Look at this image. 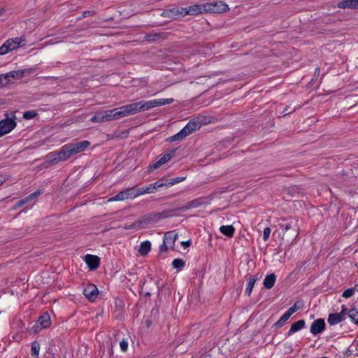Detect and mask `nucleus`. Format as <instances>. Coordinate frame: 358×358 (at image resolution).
<instances>
[{
	"label": "nucleus",
	"mask_w": 358,
	"mask_h": 358,
	"mask_svg": "<svg viewBox=\"0 0 358 358\" xmlns=\"http://www.w3.org/2000/svg\"><path fill=\"white\" fill-rule=\"evenodd\" d=\"M203 124H204L203 117L198 116L189 120V122L179 132L169 137L168 141L169 142L181 141L194 131L199 129Z\"/></svg>",
	"instance_id": "f257e3e1"
},
{
	"label": "nucleus",
	"mask_w": 358,
	"mask_h": 358,
	"mask_svg": "<svg viewBox=\"0 0 358 358\" xmlns=\"http://www.w3.org/2000/svg\"><path fill=\"white\" fill-rule=\"evenodd\" d=\"M5 116L6 118L0 121V135L1 136L10 133L17 125L15 111L12 113L10 117L8 113H6Z\"/></svg>",
	"instance_id": "f03ea898"
},
{
	"label": "nucleus",
	"mask_w": 358,
	"mask_h": 358,
	"mask_svg": "<svg viewBox=\"0 0 358 358\" xmlns=\"http://www.w3.org/2000/svg\"><path fill=\"white\" fill-rule=\"evenodd\" d=\"M280 227L285 233H287V236L289 238H296L299 234V227L297 221L295 219H289L287 222H282L279 224Z\"/></svg>",
	"instance_id": "7ed1b4c3"
},
{
	"label": "nucleus",
	"mask_w": 358,
	"mask_h": 358,
	"mask_svg": "<svg viewBox=\"0 0 358 358\" xmlns=\"http://www.w3.org/2000/svg\"><path fill=\"white\" fill-rule=\"evenodd\" d=\"M166 217H168L167 212L151 213L143 215L138 220L142 227L155 223Z\"/></svg>",
	"instance_id": "20e7f679"
},
{
	"label": "nucleus",
	"mask_w": 358,
	"mask_h": 358,
	"mask_svg": "<svg viewBox=\"0 0 358 358\" xmlns=\"http://www.w3.org/2000/svg\"><path fill=\"white\" fill-rule=\"evenodd\" d=\"M173 102V99H157L150 101H139L141 111L147 110L152 108L170 104Z\"/></svg>",
	"instance_id": "39448f33"
},
{
	"label": "nucleus",
	"mask_w": 358,
	"mask_h": 358,
	"mask_svg": "<svg viewBox=\"0 0 358 358\" xmlns=\"http://www.w3.org/2000/svg\"><path fill=\"white\" fill-rule=\"evenodd\" d=\"M206 13H222L229 10V6L224 1H218L204 3Z\"/></svg>",
	"instance_id": "423d86ee"
},
{
	"label": "nucleus",
	"mask_w": 358,
	"mask_h": 358,
	"mask_svg": "<svg viewBox=\"0 0 358 358\" xmlns=\"http://www.w3.org/2000/svg\"><path fill=\"white\" fill-rule=\"evenodd\" d=\"M347 315V308L343 305L340 313H331L329 315L327 322L330 325H336L343 321Z\"/></svg>",
	"instance_id": "0eeeda50"
},
{
	"label": "nucleus",
	"mask_w": 358,
	"mask_h": 358,
	"mask_svg": "<svg viewBox=\"0 0 358 358\" xmlns=\"http://www.w3.org/2000/svg\"><path fill=\"white\" fill-rule=\"evenodd\" d=\"M25 70L12 71L8 73L1 74L4 86L10 83V78L20 79L24 76Z\"/></svg>",
	"instance_id": "6e6552de"
},
{
	"label": "nucleus",
	"mask_w": 358,
	"mask_h": 358,
	"mask_svg": "<svg viewBox=\"0 0 358 358\" xmlns=\"http://www.w3.org/2000/svg\"><path fill=\"white\" fill-rule=\"evenodd\" d=\"M181 11L183 12L182 13H184V16H186L187 15H195L206 13L204 3L196 4L186 8H183V10H181Z\"/></svg>",
	"instance_id": "1a4fd4ad"
},
{
	"label": "nucleus",
	"mask_w": 358,
	"mask_h": 358,
	"mask_svg": "<svg viewBox=\"0 0 358 358\" xmlns=\"http://www.w3.org/2000/svg\"><path fill=\"white\" fill-rule=\"evenodd\" d=\"M99 294L97 287L94 284H89L83 289V294L90 301H94Z\"/></svg>",
	"instance_id": "9d476101"
},
{
	"label": "nucleus",
	"mask_w": 358,
	"mask_h": 358,
	"mask_svg": "<svg viewBox=\"0 0 358 358\" xmlns=\"http://www.w3.org/2000/svg\"><path fill=\"white\" fill-rule=\"evenodd\" d=\"M90 145V143L88 141H83L76 143L68 144L70 148L69 152H71L73 155L84 151Z\"/></svg>",
	"instance_id": "9b49d317"
},
{
	"label": "nucleus",
	"mask_w": 358,
	"mask_h": 358,
	"mask_svg": "<svg viewBox=\"0 0 358 358\" xmlns=\"http://www.w3.org/2000/svg\"><path fill=\"white\" fill-rule=\"evenodd\" d=\"M206 198H198L192 201L186 202L181 208L180 210L185 211L192 208H198L203 204L206 203Z\"/></svg>",
	"instance_id": "f8f14e48"
},
{
	"label": "nucleus",
	"mask_w": 358,
	"mask_h": 358,
	"mask_svg": "<svg viewBox=\"0 0 358 358\" xmlns=\"http://www.w3.org/2000/svg\"><path fill=\"white\" fill-rule=\"evenodd\" d=\"M90 120L92 122H105L112 120L110 110L96 113Z\"/></svg>",
	"instance_id": "ddd939ff"
},
{
	"label": "nucleus",
	"mask_w": 358,
	"mask_h": 358,
	"mask_svg": "<svg viewBox=\"0 0 358 358\" xmlns=\"http://www.w3.org/2000/svg\"><path fill=\"white\" fill-rule=\"evenodd\" d=\"M183 8L174 7L171 9L165 10L162 12V15L170 18H179L185 17L183 12L181 11Z\"/></svg>",
	"instance_id": "4468645a"
},
{
	"label": "nucleus",
	"mask_w": 358,
	"mask_h": 358,
	"mask_svg": "<svg viewBox=\"0 0 358 358\" xmlns=\"http://www.w3.org/2000/svg\"><path fill=\"white\" fill-rule=\"evenodd\" d=\"M84 260L90 270H95L99 266L100 259L96 255H87L85 256Z\"/></svg>",
	"instance_id": "2eb2a0df"
},
{
	"label": "nucleus",
	"mask_w": 358,
	"mask_h": 358,
	"mask_svg": "<svg viewBox=\"0 0 358 358\" xmlns=\"http://www.w3.org/2000/svg\"><path fill=\"white\" fill-rule=\"evenodd\" d=\"M325 329V322L323 319L315 320L310 326V332L317 335L322 332Z\"/></svg>",
	"instance_id": "dca6fc26"
},
{
	"label": "nucleus",
	"mask_w": 358,
	"mask_h": 358,
	"mask_svg": "<svg viewBox=\"0 0 358 358\" xmlns=\"http://www.w3.org/2000/svg\"><path fill=\"white\" fill-rule=\"evenodd\" d=\"M110 112L112 120L129 116L125 106L110 110Z\"/></svg>",
	"instance_id": "f3484780"
},
{
	"label": "nucleus",
	"mask_w": 358,
	"mask_h": 358,
	"mask_svg": "<svg viewBox=\"0 0 358 358\" xmlns=\"http://www.w3.org/2000/svg\"><path fill=\"white\" fill-rule=\"evenodd\" d=\"M177 238L178 234L176 232V231H170L164 234L163 240L165 243H167L169 246L173 247Z\"/></svg>",
	"instance_id": "a211bd4d"
},
{
	"label": "nucleus",
	"mask_w": 358,
	"mask_h": 358,
	"mask_svg": "<svg viewBox=\"0 0 358 358\" xmlns=\"http://www.w3.org/2000/svg\"><path fill=\"white\" fill-rule=\"evenodd\" d=\"M70 151V148L68 144L64 145L61 150L57 152V157L59 161L62 162L69 159L71 156H72V153Z\"/></svg>",
	"instance_id": "6ab92c4d"
},
{
	"label": "nucleus",
	"mask_w": 358,
	"mask_h": 358,
	"mask_svg": "<svg viewBox=\"0 0 358 358\" xmlns=\"http://www.w3.org/2000/svg\"><path fill=\"white\" fill-rule=\"evenodd\" d=\"M305 327V320H300L295 322H294L288 331V332L286 334V336L287 337L290 336L292 334L302 329Z\"/></svg>",
	"instance_id": "aec40b11"
},
{
	"label": "nucleus",
	"mask_w": 358,
	"mask_h": 358,
	"mask_svg": "<svg viewBox=\"0 0 358 358\" xmlns=\"http://www.w3.org/2000/svg\"><path fill=\"white\" fill-rule=\"evenodd\" d=\"M337 6L340 8H358L357 0H343L338 3Z\"/></svg>",
	"instance_id": "412c9836"
},
{
	"label": "nucleus",
	"mask_w": 358,
	"mask_h": 358,
	"mask_svg": "<svg viewBox=\"0 0 358 358\" xmlns=\"http://www.w3.org/2000/svg\"><path fill=\"white\" fill-rule=\"evenodd\" d=\"M38 323L41 326L42 328L46 329L50 327L51 320L50 316L48 313H43L38 320Z\"/></svg>",
	"instance_id": "4be33fe9"
},
{
	"label": "nucleus",
	"mask_w": 358,
	"mask_h": 358,
	"mask_svg": "<svg viewBox=\"0 0 358 358\" xmlns=\"http://www.w3.org/2000/svg\"><path fill=\"white\" fill-rule=\"evenodd\" d=\"M151 250V243L149 241H143L141 243L138 250V253L143 256H146Z\"/></svg>",
	"instance_id": "5701e85b"
},
{
	"label": "nucleus",
	"mask_w": 358,
	"mask_h": 358,
	"mask_svg": "<svg viewBox=\"0 0 358 358\" xmlns=\"http://www.w3.org/2000/svg\"><path fill=\"white\" fill-rule=\"evenodd\" d=\"M124 106L129 115H134L137 113L141 112L139 102H135Z\"/></svg>",
	"instance_id": "b1692460"
},
{
	"label": "nucleus",
	"mask_w": 358,
	"mask_h": 358,
	"mask_svg": "<svg viewBox=\"0 0 358 358\" xmlns=\"http://www.w3.org/2000/svg\"><path fill=\"white\" fill-rule=\"evenodd\" d=\"M22 41H23L21 40L20 38H15L8 39L4 43L8 47V48L10 50V51H11L17 48L20 45V43Z\"/></svg>",
	"instance_id": "393cba45"
},
{
	"label": "nucleus",
	"mask_w": 358,
	"mask_h": 358,
	"mask_svg": "<svg viewBox=\"0 0 358 358\" xmlns=\"http://www.w3.org/2000/svg\"><path fill=\"white\" fill-rule=\"evenodd\" d=\"M172 155L171 154H169V153H166V154H164L152 166V168L156 169L159 167H160L161 166H162L163 164H164L165 163L168 162L169 161H170V159L172 158Z\"/></svg>",
	"instance_id": "a878e982"
},
{
	"label": "nucleus",
	"mask_w": 358,
	"mask_h": 358,
	"mask_svg": "<svg viewBox=\"0 0 358 358\" xmlns=\"http://www.w3.org/2000/svg\"><path fill=\"white\" fill-rule=\"evenodd\" d=\"M276 276L275 274H269L266 276L264 280V285L266 289H271L275 282Z\"/></svg>",
	"instance_id": "bb28decb"
},
{
	"label": "nucleus",
	"mask_w": 358,
	"mask_h": 358,
	"mask_svg": "<svg viewBox=\"0 0 358 358\" xmlns=\"http://www.w3.org/2000/svg\"><path fill=\"white\" fill-rule=\"evenodd\" d=\"M220 232L228 236L232 237L234 234L235 229L232 225H223L220 228Z\"/></svg>",
	"instance_id": "cd10ccee"
},
{
	"label": "nucleus",
	"mask_w": 358,
	"mask_h": 358,
	"mask_svg": "<svg viewBox=\"0 0 358 358\" xmlns=\"http://www.w3.org/2000/svg\"><path fill=\"white\" fill-rule=\"evenodd\" d=\"M347 315L350 318L351 321L354 322L355 324H358V308L356 307L352 308L348 312L347 311Z\"/></svg>",
	"instance_id": "c85d7f7f"
},
{
	"label": "nucleus",
	"mask_w": 358,
	"mask_h": 358,
	"mask_svg": "<svg viewBox=\"0 0 358 358\" xmlns=\"http://www.w3.org/2000/svg\"><path fill=\"white\" fill-rule=\"evenodd\" d=\"M291 314L287 310L280 317V319L274 324L277 327H281L284 325L287 320L291 317Z\"/></svg>",
	"instance_id": "c756f323"
},
{
	"label": "nucleus",
	"mask_w": 358,
	"mask_h": 358,
	"mask_svg": "<svg viewBox=\"0 0 358 358\" xmlns=\"http://www.w3.org/2000/svg\"><path fill=\"white\" fill-rule=\"evenodd\" d=\"M257 280V278L255 277H250L248 280V286L245 289V293L246 295L250 296L252 293L254 285Z\"/></svg>",
	"instance_id": "7c9ffc66"
},
{
	"label": "nucleus",
	"mask_w": 358,
	"mask_h": 358,
	"mask_svg": "<svg viewBox=\"0 0 358 358\" xmlns=\"http://www.w3.org/2000/svg\"><path fill=\"white\" fill-rule=\"evenodd\" d=\"M303 306V301H296L294 305L290 307L287 311L290 313L291 315L294 314L297 310L301 309Z\"/></svg>",
	"instance_id": "2f4dec72"
},
{
	"label": "nucleus",
	"mask_w": 358,
	"mask_h": 358,
	"mask_svg": "<svg viewBox=\"0 0 358 358\" xmlns=\"http://www.w3.org/2000/svg\"><path fill=\"white\" fill-rule=\"evenodd\" d=\"M40 343L37 341H34L31 343V355L34 357H38L40 351Z\"/></svg>",
	"instance_id": "473e14b6"
},
{
	"label": "nucleus",
	"mask_w": 358,
	"mask_h": 358,
	"mask_svg": "<svg viewBox=\"0 0 358 358\" xmlns=\"http://www.w3.org/2000/svg\"><path fill=\"white\" fill-rule=\"evenodd\" d=\"M185 262L182 259H175L172 262V266L174 268L180 270L185 266Z\"/></svg>",
	"instance_id": "72a5a7b5"
},
{
	"label": "nucleus",
	"mask_w": 358,
	"mask_h": 358,
	"mask_svg": "<svg viewBox=\"0 0 358 358\" xmlns=\"http://www.w3.org/2000/svg\"><path fill=\"white\" fill-rule=\"evenodd\" d=\"M124 200H126L125 196H124V193L123 191H121L115 196L110 197L108 200V201L113 202V201H124Z\"/></svg>",
	"instance_id": "f704fd0d"
},
{
	"label": "nucleus",
	"mask_w": 358,
	"mask_h": 358,
	"mask_svg": "<svg viewBox=\"0 0 358 358\" xmlns=\"http://www.w3.org/2000/svg\"><path fill=\"white\" fill-rule=\"evenodd\" d=\"M123 192L124 193V196H125L126 199H134L135 198L134 188V187L128 188V189L124 190Z\"/></svg>",
	"instance_id": "c9c22d12"
},
{
	"label": "nucleus",
	"mask_w": 358,
	"mask_h": 358,
	"mask_svg": "<svg viewBox=\"0 0 358 358\" xmlns=\"http://www.w3.org/2000/svg\"><path fill=\"white\" fill-rule=\"evenodd\" d=\"M159 38H160L159 34H150L145 35V41H149V42L155 41L159 39Z\"/></svg>",
	"instance_id": "e433bc0d"
},
{
	"label": "nucleus",
	"mask_w": 358,
	"mask_h": 358,
	"mask_svg": "<svg viewBox=\"0 0 358 358\" xmlns=\"http://www.w3.org/2000/svg\"><path fill=\"white\" fill-rule=\"evenodd\" d=\"M186 177H177L175 178L170 179L169 183L166 185L167 186H172L173 185L178 184L183 180H185Z\"/></svg>",
	"instance_id": "4c0bfd02"
},
{
	"label": "nucleus",
	"mask_w": 358,
	"mask_h": 358,
	"mask_svg": "<svg viewBox=\"0 0 358 358\" xmlns=\"http://www.w3.org/2000/svg\"><path fill=\"white\" fill-rule=\"evenodd\" d=\"M355 289H357L356 287L347 289L343 292L342 296L344 298H349L352 296L354 294Z\"/></svg>",
	"instance_id": "58836bf2"
},
{
	"label": "nucleus",
	"mask_w": 358,
	"mask_h": 358,
	"mask_svg": "<svg viewBox=\"0 0 358 358\" xmlns=\"http://www.w3.org/2000/svg\"><path fill=\"white\" fill-rule=\"evenodd\" d=\"M36 113L34 110H28L24 113L23 117L26 120H31L34 117Z\"/></svg>",
	"instance_id": "ea45409f"
},
{
	"label": "nucleus",
	"mask_w": 358,
	"mask_h": 358,
	"mask_svg": "<svg viewBox=\"0 0 358 358\" xmlns=\"http://www.w3.org/2000/svg\"><path fill=\"white\" fill-rule=\"evenodd\" d=\"M141 224L139 222V220H138L135 221L134 222H133L131 224L125 226L123 228L126 230H128V229H132L134 228H141Z\"/></svg>",
	"instance_id": "a19ab883"
},
{
	"label": "nucleus",
	"mask_w": 358,
	"mask_h": 358,
	"mask_svg": "<svg viewBox=\"0 0 358 358\" xmlns=\"http://www.w3.org/2000/svg\"><path fill=\"white\" fill-rule=\"evenodd\" d=\"M49 159L50 162L52 164H57L60 162L57 157V152H51L49 155Z\"/></svg>",
	"instance_id": "79ce46f5"
},
{
	"label": "nucleus",
	"mask_w": 358,
	"mask_h": 358,
	"mask_svg": "<svg viewBox=\"0 0 358 358\" xmlns=\"http://www.w3.org/2000/svg\"><path fill=\"white\" fill-rule=\"evenodd\" d=\"M144 194H146V192H145V187H142L137 188V189L134 188L135 198L138 196L143 195Z\"/></svg>",
	"instance_id": "37998d69"
},
{
	"label": "nucleus",
	"mask_w": 358,
	"mask_h": 358,
	"mask_svg": "<svg viewBox=\"0 0 358 358\" xmlns=\"http://www.w3.org/2000/svg\"><path fill=\"white\" fill-rule=\"evenodd\" d=\"M271 231V230L269 227L264 228V231H263V239L264 241H266L268 239V238L270 236Z\"/></svg>",
	"instance_id": "c03bdc74"
},
{
	"label": "nucleus",
	"mask_w": 358,
	"mask_h": 358,
	"mask_svg": "<svg viewBox=\"0 0 358 358\" xmlns=\"http://www.w3.org/2000/svg\"><path fill=\"white\" fill-rule=\"evenodd\" d=\"M8 52H10V50L8 48V47L5 45V43H3L1 47H0V55H6V53H8Z\"/></svg>",
	"instance_id": "a18cd8bd"
},
{
	"label": "nucleus",
	"mask_w": 358,
	"mask_h": 358,
	"mask_svg": "<svg viewBox=\"0 0 358 358\" xmlns=\"http://www.w3.org/2000/svg\"><path fill=\"white\" fill-rule=\"evenodd\" d=\"M155 187L152 185V184H150L148 186L145 187V192L146 194H150L155 192Z\"/></svg>",
	"instance_id": "49530a36"
},
{
	"label": "nucleus",
	"mask_w": 358,
	"mask_h": 358,
	"mask_svg": "<svg viewBox=\"0 0 358 358\" xmlns=\"http://www.w3.org/2000/svg\"><path fill=\"white\" fill-rule=\"evenodd\" d=\"M120 346L121 350L122 351L125 352V351H127V348H128V343L125 340H123V341H120Z\"/></svg>",
	"instance_id": "de8ad7c7"
},
{
	"label": "nucleus",
	"mask_w": 358,
	"mask_h": 358,
	"mask_svg": "<svg viewBox=\"0 0 358 358\" xmlns=\"http://www.w3.org/2000/svg\"><path fill=\"white\" fill-rule=\"evenodd\" d=\"M294 110H295L294 108L291 109L290 107L287 106L284 108L283 111L282 112V116H285V115L292 113L293 111H294Z\"/></svg>",
	"instance_id": "09e8293b"
},
{
	"label": "nucleus",
	"mask_w": 358,
	"mask_h": 358,
	"mask_svg": "<svg viewBox=\"0 0 358 358\" xmlns=\"http://www.w3.org/2000/svg\"><path fill=\"white\" fill-rule=\"evenodd\" d=\"M169 244L165 243L163 240V243L160 245V251L161 252H166L168 250Z\"/></svg>",
	"instance_id": "8fccbe9b"
},
{
	"label": "nucleus",
	"mask_w": 358,
	"mask_h": 358,
	"mask_svg": "<svg viewBox=\"0 0 358 358\" xmlns=\"http://www.w3.org/2000/svg\"><path fill=\"white\" fill-rule=\"evenodd\" d=\"M165 184L163 182H161L160 181H157L156 182L152 183V185L155 186V190H157L158 188L162 187Z\"/></svg>",
	"instance_id": "3c124183"
},
{
	"label": "nucleus",
	"mask_w": 358,
	"mask_h": 358,
	"mask_svg": "<svg viewBox=\"0 0 358 358\" xmlns=\"http://www.w3.org/2000/svg\"><path fill=\"white\" fill-rule=\"evenodd\" d=\"M24 199H25V201H27V203L29 201H31L35 199L36 197L34 196V195L33 194H31L29 196H27V197H25Z\"/></svg>",
	"instance_id": "603ef678"
},
{
	"label": "nucleus",
	"mask_w": 358,
	"mask_h": 358,
	"mask_svg": "<svg viewBox=\"0 0 358 358\" xmlns=\"http://www.w3.org/2000/svg\"><path fill=\"white\" fill-rule=\"evenodd\" d=\"M25 203H27V201H25V199H23L20 200V201L17 203V207H22V206H24Z\"/></svg>",
	"instance_id": "864d4df0"
},
{
	"label": "nucleus",
	"mask_w": 358,
	"mask_h": 358,
	"mask_svg": "<svg viewBox=\"0 0 358 358\" xmlns=\"http://www.w3.org/2000/svg\"><path fill=\"white\" fill-rule=\"evenodd\" d=\"M42 192L40 190V189H38L37 191L34 192V193H32L34 196L36 198L37 196H38L40 194H41Z\"/></svg>",
	"instance_id": "5fc2aeb1"
},
{
	"label": "nucleus",
	"mask_w": 358,
	"mask_h": 358,
	"mask_svg": "<svg viewBox=\"0 0 358 358\" xmlns=\"http://www.w3.org/2000/svg\"><path fill=\"white\" fill-rule=\"evenodd\" d=\"M190 241H187L185 242H182V245L185 246V248L189 247L190 245Z\"/></svg>",
	"instance_id": "6e6d98bb"
},
{
	"label": "nucleus",
	"mask_w": 358,
	"mask_h": 358,
	"mask_svg": "<svg viewBox=\"0 0 358 358\" xmlns=\"http://www.w3.org/2000/svg\"><path fill=\"white\" fill-rule=\"evenodd\" d=\"M6 180L5 176H0V185L3 184Z\"/></svg>",
	"instance_id": "4d7b16f0"
},
{
	"label": "nucleus",
	"mask_w": 358,
	"mask_h": 358,
	"mask_svg": "<svg viewBox=\"0 0 358 358\" xmlns=\"http://www.w3.org/2000/svg\"><path fill=\"white\" fill-rule=\"evenodd\" d=\"M5 13V9L3 7H0V16Z\"/></svg>",
	"instance_id": "13d9d810"
},
{
	"label": "nucleus",
	"mask_w": 358,
	"mask_h": 358,
	"mask_svg": "<svg viewBox=\"0 0 358 358\" xmlns=\"http://www.w3.org/2000/svg\"><path fill=\"white\" fill-rule=\"evenodd\" d=\"M357 289L358 291V284L356 285Z\"/></svg>",
	"instance_id": "bf43d9fd"
},
{
	"label": "nucleus",
	"mask_w": 358,
	"mask_h": 358,
	"mask_svg": "<svg viewBox=\"0 0 358 358\" xmlns=\"http://www.w3.org/2000/svg\"><path fill=\"white\" fill-rule=\"evenodd\" d=\"M321 358H327V357H321Z\"/></svg>",
	"instance_id": "052dcab7"
},
{
	"label": "nucleus",
	"mask_w": 358,
	"mask_h": 358,
	"mask_svg": "<svg viewBox=\"0 0 358 358\" xmlns=\"http://www.w3.org/2000/svg\"><path fill=\"white\" fill-rule=\"evenodd\" d=\"M357 3H358V0H357Z\"/></svg>",
	"instance_id": "680f3d73"
},
{
	"label": "nucleus",
	"mask_w": 358,
	"mask_h": 358,
	"mask_svg": "<svg viewBox=\"0 0 358 358\" xmlns=\"http://www.w3.org/2000/svg\"><path fill=\"white\" fill-rule=\"evenodd\" d=\"M0 137H1V136L0 135Z\"/></svg>",
	"instance_id": "e2e57ef3"
}]
</instances>
